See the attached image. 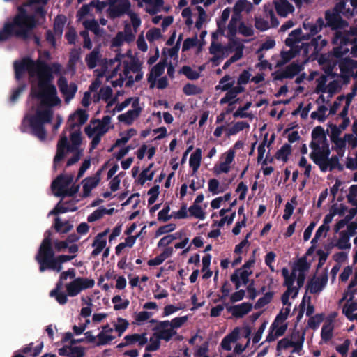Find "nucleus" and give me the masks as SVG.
<instances>
[{
	"label": "nucleus",
	"instance_id": "nucleus-1",
	"mask_svg": "<svg viewBox=\"0 0 357 357\" xmlns=\"http://www.w3.org/2000/svg\"><path fill=\"white\" fill-rule=\"evenodd\" d=\"M15 77L17 81L22 79L26 72L29 78L37 75L36 85L31 82V95L33 98L40 100L42 105H56L61 102L57 96L56 86L53 84V73H59L61 65L54 63L52 66L45 61L38 59L33 61L29 56H25L13 63Z\"/></svg>",
	"mask_w": 357,
	"mask_h": 357
},
{
	"label": "nucleus",
	"instance_id": "nucleus-2",
	"mask_svg": "<svg viewBox=\"0 0 357 357\" xmlns=\"http://www.w3.org/2000/svg\"><path fill=\"white\" fill-rule=\"evenodd\" d=\"M349 0H337L335 6L331 10L325 12L326 23L324 27H329L331 30L335 31L332 38V43L336 47L333 48L332 55L336 59H341L349 52V45H352L351 35L347 31H340L349 26V23L342 19L341 14L344 15L345 6Z\"/></svg>",
	"mask_w": 357,
	"mask_h": 357
},
{
	"label": "nucleus",
	"instance_id": "nucleus-3",
	"mask_svg": "<svg viewBox=\"0 0 357 357\" xmlns=\"http://www.w3.org/2000/svg\"><path fill=\"white\" fill-rule=\"evenodd\" d=\"M17 14L12 22H6L0 30V43L7 41L12 37L26 40L30 38L31 31L36 26L34 15H28L24 6L17 7Z\"/></svg>",
	"mask_w": 357,
	"mask_h": 357
},
{
	"label": "nucleus",
	"instance_id": "nucleus-4",
	"mask_svg": "<svg viewBox=\"0 0 357 357\" xmlns=\"http://www.w3.org/2000/svg\"><path fill=\"white\" fill-rule=\"evenodd\" d=\"M52 117L53 112L50 108L37 109L35 114L31 116L28 119L31 128L30 133L40 141L45 140L47 131L44 125L51 123Z\"/></svg>",
	"mask_w": 357,
	"mask_h": 357
},
{
	"label": "nucleus",
	"instance_id": "nucleus-5",
	"mask_svg": "<svg viewBox=\"0 0 357 357\" xmlns=\"http://www.w3.org/2000/svg\"><path fill=\"white\" fill-rule=\"evenodd\" d=\"M35 260L39 264V271L40 273L47 270L60 272L63 268L62 264L58 261L57 257L55 256L54 250L43 253H36Z\"/></svg>",
	"mask_w": 357,
	"mask_h": 357
},
{
	"label": "nucleus",
	"instance_id": "nucleus-6",
	"mask_svg": "<svg viewBox=\"0 0 357 357\" xmlns=\"http://www.w3.org/2000/svg\"><path fill=\"white\" fill-rule=\"evenodd\" d=\"M310 147L312 149L310 158L318 166H321L322 165L321 161L327 160L328 157L330 156L331 150L327 139L321 142V144L320 142L311 141Z\"/></svg>",
	"mask_w": 357,
	"mask_h": 357
},
{
	"label": "nucleus",
	"instance_id": "nucleus-7",
	"mask_svg": "<svg viewBox=\"0 0 357 357\" xmlns=\"http://www.w3.org/2000/svg\"><path fill=\"white\" fill-rule=\"evenodd\" d=\"M95 282L93 279L78 277L66 285L67 294L70 297L78 295L82 290L92 288Z\"/></svg>",
	"mask_w": 357,
	"mask_h": 357
},
{
	"label": "nucleus",
	"instance_id": "nucleus-8",
	"mask_svg": "<svg viewBox=\"0 0 357 357\" xmlns=\"http://www.w3.org/2000/svg\"><path fill=\"white\" fill-rule=\"evenodd\" d=\"M131 3L130 0H116L109 6L107 14L110 19L121 17L124 15H130Z\"/></svg>",
	"mask_w": 357,
	"mask_h": 357
},
{
	"label": "nucleus",
	"instance_id": "nucleus-9",
	"mask_svg": "<svg viewBox=\"0 0 357 357\" xmlns=\"http://www.w3.org/2000/svg\"><path fill=\"white\" fill-rule=\"evenodd\" d=\"M57 85L60 92L63 94L65 102H68L74 97L77 91V86L74 82L68 84V80L64 76H61L57 80Z\"/></svg>",
	"mask_w": 357,
	"mask_h": 357
},
{
	"label": "nucleus",
	"instance_id": "nucleus-10",
	"mask_svg": "<svg viewBox=\"0 0 357 357\" xmlns=\"http://www.w3.org/2000/svg\"><path fill=\"white\" fill-rule=\"evenodd\" d=\"M235 81L232 80L230 82L227 83L226 84H224L222 86L217 85L215 86L216 90H221L222 91H227L225 96L222 98L220 100V105H224L226 103H228L229 106L234 105L235 103H236L239 99H235L236 98V95L234 93V92L231 90V87L234 85Z\"/></svg>",
	"mask_w": 357,
	"mask_h": 357
},
{
	"label": "nucleus",
	"instance_id": "nucleus-11",
	"mask_svg": "<svg viewBox=\"0 0 357 357\" xmlns=\"http://www.w3.org/2000/svg\"><path fill=\"white\" fill-rule=\"evenodd\" d=\"M89 115L87 112L82 109H78L75 112L70 114L68 119L70 130H74L77 127L84 125L88 120Z\"/></svg>",
	"mask_w": 357,
	"mask_h": 357
},
{
	"label": "nucleus",
	"instance_id": "nucleus-12",
	"mask_svg": "<svg viewBox=\"0 0 357 357\" xmlns=\"http://www.w3.org/2000/svg\"><path fill=\"white\" fill-rule=\"evenodd\" d=\"M73 176H67L64 174L59 175L52 183L51 188L52 190H57L55 193L56 197L62 195V191L65 190L73 182Z\"/></svg>",
	"mask_w": 357,
	"mask_h": 357
},
{
	"label": "nucleus",
	"instance_id": "nucleus-13",
	"mask_svg": "<svg viewBox=\"0 0 357 357\" xmlns=\"http://www.w3.org/2000/svg\"><path fill=\"white\" fill-rule=\"evenodd\" d=\"M325 23L322 17H319L314 24L304 21L303 27L305 31H309L310 33L302 36L303 40H308L310 36H314L320 32L324 27Z\"/></svg>",
	"mask_w": 357,
	"mask_h": 357
},
{
	"label": "nucleus",
	"instance_id": "nucleus-14",
	"mask_svg": "<svg viewBox=\"0 0 357 357\" xmlns=\"http://www.w3.org/2000/svg\"><path fill=\"white\" fill-rule=\"evenodd\" d=\"M328 282V274L326 272L323 273L320 277L317 278L314 280L312 279L309 280L307 284V290L311 294H317L322 291Z\"/></svg>",
	"mask_w": 357,
	"mask_h": 357
},
{
	"label": "nucleus",
	"instance_id": "nucleus-15",
	"mask_svg": "<svg viewBox=\"0 0 357 357\" xmlns=\"http://www.w3.org/2000/svg\"><path fill=\"white\" fill-rule=\"evenodd\" d=\"M225 307L227 311L231 312L234 317L241 318L251 311L252 305L250 303L244 302L233 306H228L227 304H225Z\"/></svg>",
	"mask_w": 357,
	"mask_h": 357
},
{
	"label": "nucleus",
	"instance_id": "nucleus-16",
	"mask_svg": "<svg viewBox=\"0 0 357 357\" xmlns=\"http://www.w3.org/2000/svg\"><path fill=\"white\" fill-rule=\"evenodd\" d=\"M322 165L319 166L322 172H326L328 170L333 171L337 169L340 172L343 170V166L339 162V157L337 155H332L331 158L328 157L327 160L321 161Z\"/></svg>",
	"mask_w": 357,
	"mask_h": 357
},
{
	"label": "nucleus",
	"instance_id": "nucleus-17",
	"mask_svg": "<svg viewBox=\"0 0 357 357\" xmlns=\"http://www.w3.org/2000/svg\"><path fill=\"white\" fill-rule=\"evenodd\" d=\"M275 8L277 13L281 17H287L289 13L294 11V8L287 0L275 1Z\"/></svg>",
	"mask_w": 357,
	"mask_h": 357
},
{
	"label": "nucleus",
	"instance_id": "nucleus-18",
	"mask_svg": "<svg viewBox=\"0 0 357 357\" xmlns=\"http://www.w3.org/2000/svg\"><path fill=\"white\" fill-rule=\"evenodd\" d=\"M239 338V329L235 328L232 332L227 335L221 342V347L225 351H230L231 349V344L236 342Z\"/></svg>",
	"mask_w": 357,
	"mask_h": 357
},
{
	"label": "nucleus",
	"instance_id": "nucleus-19",
	"mask_svg": "<svg viewBox=\"0 0 357 357\" xmlns=\"http://www.w3.org/2000/svg\"><path fill=\"white\" fill-rule=\"evenodd\" d=\"M63 285V283L61 282H57L55 288L50 292V296L54 297L60 305H65L68 302L67 296L68 295L61 291Z\"/></svg>",
	"mask_w": 357,
	"mask_h": 357
},
{
	"label": "nucleus",
	"instance_id": "nucleus-20",
	"mask_svg": "<svg viewBox=\"0 0 357 357\" xmlns=\"http://www.w3.org/2000/svg\"><path fill=\"white\" fill-rule=\"evenodd\" d=\"M140 115V109H130L124 114L118 116V120L125 124L130 126L132 125L135 119Z\"/></svg>",
	"mask_w": 357,
	"mask_h": 357
},
{
	"label": "nucleus",
	"instance_id": "nucleus-21",
	"mask_svg": "<svg viewBox=\"0 0 357 357\" xmlns=\"http://www.w3.org/2000/svg\"><path fill=\"white\" fill-rule=\"evenodd\" d=\"M202 160V150L199 148L195 149V151L191 154L189 160L190 167L192 168V173L194 175L200 167Z\"/></svg>",
	"mask_w": 357,
	"mask_h": 357
},
{
	"label": "nucleus",
	"instance_id": "nucleus-22",
	"mask_svg": "<svg viewBox=\"0 0 357 357\" xmlns=\"http://www.w3.org/2000/svg\"><path fill=\"white\" fill-rule=\"evenodd\" d=\"M52 250H54V248L52 246V231L47 230L44 234V238L38 248L37 253H43Z\"/></svg>",
	"mask_w": 357,
	"mask_h": 357
},
{
	"label": "nucleus",
	"instance_id": "nucleus-23",
	"mask_svg": "<svg viewBox=\"0 0 357 357\" xmlns=\"http://www.w3.org/2000/svg\"><path fill=\"white\" fill-rule=\"evenodd\" d=\"M83 182V197H87L90 195L92 189L98 185L99 178L96 177H87Z\"/></svg>",
	"mask_w": 357,
	"mask_h": 357
},
{
	"label": "nucleus",
	"instance_id": "nucleus-24",
	"mask_svg": "<svg viewBox=\"0 0 357 357\" xmlns=\"http://www.w3.org/2000/svg\"><path fill=\"white\" fill-rule=\"evenodd\" d=\"M66 20V17L64 15H58L54 18L53 31L56 36L61 37Z\"/></svg>",
	"mask_w": 357,
	"mask_h": 357
},
{
	"label": "nucleus",
	"instance_id": "nucleus-25",
	"mask_svg": "<svg viewBox=\"0 0 357 357\" xmlns=\"http://www.w3.org/2000/svg\"><path fill=\"white\" fill-rule=\"evenodd\" d=\"M54 228L59 234H67L73 228V225L69 221L62 222L57 217L54 219Z\"/></svg>",
	"mask_w": 357,
	"mask_h": 357
},
{
	"label": "nucleus",
	"instance_id": "nucleus-26",
	"mask_svg": "<svg viewBox=\"0 0 357 357\" xmlns=\"http://www.w3.org/2000/svg\"><path fill=\"white\" fill-rule=\"evenodd\" d=\"M291 153V146L290 144L286 143L280 149L277 151L275 154V159L282 160L287 162L289 159V155Z\"/></svg>",
	"mask_w": 357,
	"mask_h": 357
},
{
	"label": "nucleus",
	"instance_id": "nucleus-27",
	"mask_svg": "<svg viewBox=\"0 0 357 357\" xmlns=\"http://www.w3.org/2000/svg\"><path fill=\"white\" fill-rule=\"evenodd\" d=\"M33 347V343L31 342L26 345H25L24 347H22L20 351L22 354H29L32 350L33 353H31L30 355L32 357H36L38 356L42 351V349L43 348V342H41L38 345Z\"/></svg>",
	"mask_w": 357,
	"mask_h": 357
},
{
	"label": "nucleus",
	"instance_id": "nucleus-28",
	"mask_svg": "<svg viewBox=\"0 0 357 357\" xmlns=\"http://www.w3.org/2000/svg\"><path fill=\"white\" fill-rule=\"evenodd\" d=\"M71 145L68 148V151L73 152L78 151V149L82 143V132L79 130L75 131L70 134V136Z\"/></svg>",
	"mask_w": 357,
	"mask_h": 357
},
{
	"label": "nucleus",
	"instance_id": "nucleus-29",
	"mask_svg": "<svg viewBox=\"0 0 357 357\" xmlns=\"http://www.w3.org/2000/svg\"><path fill=\"white\" fill-rule=\"evenodd\" d=\"M249 127L250 125L247 121H238L226 130L227 135L229 137L231 135H236L239 132L243 130L245 128H248Z\"/></svg>",
	"mask_w": 357,
	"mask_h": 357
},
{
	"label": "nucleus",
	"instance_id": "nucleus-30",
	"mask_svg": "<svg viewBox=\"0 0 357 357\" xmlns=\"http://www.w3.org/2000/svg\"><path fill=\"white\" fill-rule=\"evenodd\" d=\"M311 137L315 142H322L326 141V133L324 128L321 126H316L312 131Z\"/></svg>",
	"mask_w": 357,
	"mask_h": 357
},
{
	"label": "nucleus",
	"instance_id": "nucleus-31",
	"mask_svg": "<svg viewBox=\"0 0 357 357\" xmlns=\"http://www.w3.org/2000/svg\"><path fill=\"white\" fill-rule=\"evenodd\" d=\"M349 237L350 236L346 231H340V238L335 246H337L340 250L349 248L351 247V243H349Z\"/></svg>",
	"mask_w": 357,
	"mask_h": 357
},
{
	"label": "nucleus",
	"instance_id": "nucleus-32",
	"mask_svg": "<svg viewBox=\"0 0 357 357\" xmlns=\"http://www.w3.org/2000/svg\"><path fill=\"white\" fill-rule=\"evenodd\" d=\"M333 324L329 323H325L321 328V337L322 341L324 342H328L329 340H331L333 337Z\"/></svg>",
	"mask_w": 357,
	"mask_h": 357
},
{
	"label": "nucleus",
	"instance_id": "nucleus-33",
	"mask_svg": "<svg viewBox=\"0 0 357 357\" xmlns=\"http://www.w3.org/2000/svg\"><path fill=\"white\" fill-rule=\"evenodd\" d=\"M296 278V275L295 269L293 270L290 276L284 278V285L287 287V290L293 291L294 292V295L292 296V298H294L298 293V289L293 287V284H294V282Z\"/></svg>",
	"mask_w": 357,
	"mask_h": 357
},
{
	"label": "nucleus",
	"instance_id": "nucleus-34",
	"mask_svg": "<svg viewBox=\"0 0 357 357\" xmlns=\"http://www.w3.org/2000/svg\"><path fill=\"white\" fill-rule=\"evenodd\" d=\"M295 266L296 267L294 268L295 271L297 270L299 273L305 274L310 270L311 263L307 261L306 255H304L298 259Z\"/></svg>",
	"mask_w": 357,
	"mask_h": 357
},
{
	"label": "nucleus",
	"instance_id": "nucleus-35",
	"mask_svg": "<svg viewBox=\"0 0 357 357\" xmlns=\"http://www.w3.org/2000/svg\"><path fill=\"white\" fill-rule=\"evenodd\" d=\"M252 5L247 1V0H238L234 6V14L233 15H240V13L243 10L249 11Z\"/></svg>",
	"mask_w": 357,
	"mask_h": 357
},
{
	"label": "nucleus",
	"instance_id": "nucleus-36",
	"mask_svg": "<svg viewBox=\"0 0 357 357\" xmlns=\"http://www.w3.org/2000/svg\"><path fill=\"white\" fill-rule=\"evenodd\" d=\"M274 296V292L268 291L266 292L264 296L259 298L255 303L254 307L255 309H260L268 305L272 301Z\"/></svg>",
	"mask_w": 357,
	"mask_h": 357
},
{
	"label": "nucleus",
	"instance_id": "nucleus-37",
	"mask_svg": "<svg viewBox=\"0 0 357 357\" xmlns=\"http://www.w3.org/2000/svg\"><path fill=\"white\" fill-rule=\"evenodd\" d=\"M109 229H107L103 232L98 234V235L95 237V239L92 243V246L103 250L107 244V241L105 237Z\"/></svg>",
	"mask_w": 357,
	"mask_h": 357
},
{
	"label": "nucleus",
	"instance_id": "nucleus-38",
	"mask_svg": "<svg viewBox=\"0 0 357 357\" xmlns=\"http://www.w3.org/2000/svg\"><path fill=\"white\" fill-rule=\"evenodd\" d=\"M302 70V66L296 63H291L287 66L284 70L288 79L293 78L295 75L300 73Z\"/></svg>",
	"mask_w": 357,
	"mask_h": 357
},
{
	"label": "nucleus",
	"instance_id": "nucleus-39",
	"mask_svg": "<svg viewBox=\"0 0 357 357\" xmlns=\"http://www.w3.org/2000/svg\"><path fill=\"white\" fill-rule=\"evenodd\" d=\"M336 61L326 60V65L323 66V70L326 75L332 78L338 77L340 75L333 72L334 68L337 65Z\"/></svg>",
	"mask_w": 357,
	"mask_h": 357
},
{
	"label": "nucleus",
	"instance_id": "nucleus-40",
	"mask_svg": "<svg viewBox=\"0 0 357 357\" xmlns=\"http://www.w3.org/2000/svg\"><path fill=\"white\" fill-rule=\"evenodd\" d=\"M99 59V52L93 50L89 54L85 59L87 66L89 69H93L96 66Z\"/></svg>",
	"mask_w": 357,
	"mask_h": 357
},
{
	"label": "nucleus",
	"instance_id": "nucleus-41",
	"mask_svg": "<svg viewBox=\"0 0 357 357\" xmlns=\"http://www.w3.org/2000/svg\"><path fill=\"white\" fill-rule=\"evenodd\" d=\"M324 317L325 315L324 313L317 314L314 317H310L307 321L308 327L313 330H316L324 321Z\"/></svg>",
	"mask_w": 357,
	"mask_h": 357
},
{
	"label": "nucleus",
	"instance_id": "nucleus-42",
	"mask_svg": "<svg viewBox=\"0 0 357 357\" xmlns=\"http://www.w3.org/2000/svg\"><path fill=\"white\" fill-rule=\"evenodd\" d=\"M167 66V58L165 57L161 60L159 63L155 65L151 70V73H153L155 77H160L165 71V67Z\"/></svg>",
	"mask_w": 357,
	"mask_h": 357
},
{
	"label": "nucleus",
	"instance_id": "nucleus-43",
	"mask_svg": "<svg viewBox=\"0 0 357 357\" xmlns=\"http://www.w3.org/2000/svg\"><path fill=\"white\" fill-rule=\"evenodd\" d=\"M241 15H232L230 22L228 24V33L229 36L234 37L237 33V24L240 20Z\"/></svg>",
	"mask_w": 357,
	"mask_h": 357
},
{
	"label": "nucleus",
	"instance_id": "nucleus-44",
	"mask_svg": "<svg viewBox=\"0 0 357 357\" xmlns=\"http://www.w3.org/2000/svg\"><path fill=\"white\" fill-rule=\"evenodd\" d=\"M327 109V107L324 105L319 106L317 111L311 113V119H317L319 122H324L326 119L325 113Z\"/></svg>",
	"mask_w": 357,
	"mask_h": 357
},
{
	"label": "nucleus",
	"instance_id": "nucleus-45",
	"mask_svg": "<svg viewBox=\"0 0 357 357\" xmlns=\"http://www.w3.org/2000/svg\"><path fill=\"white\" fill-rule=\"evenodd\" d=\"M122 301L121 296L116 295L112 298V302L114 304V310H121L126 309L129 304L130 301L128 299H125L122 303L120 302Z\"/></svg>",
	"mask_w": 357,
	"mask_h": 357
},
{
	"label": "nucleus",
	"instance_id": "nucleus-46",
	"mask_svg": "<svg viewBox=\"0 0 357 357\" xmlns=\"http://www.w3.org/2000/svg\"><path fill=\"white\" fill-rule=\"evenodd\" d=\"M190 215L199 220H204L205 218V213L204 212L202 207L198 204H192L188 208Z\"/></svg>",
	"mask_w": 357,
	"mask_h": 357
},
{
	"label": "nucleus",
	"instance_id": "nucleus-47",
	"mask_svg": "<svg viewBox=\"0 0 357 357\" xmlns=\"http://www.w3.org/2000/svg\"><path fill=\"white\" fill-rule=\"evenodd\" d=\"M180 73H183L187 77L188 79L190 80L197 79L200 76L199 73L192 70V68L188 66H183L180 70Z\"/></svg>",
	"mask_w": 357,
	"mask_h": 357
},
{
	"label": "nucleus",
	"instance_id": "nucleus-48",
	"mask_svg": "<svg viewBox=\"0 0 357 357\" xmlns=\"http://www.w3.org/2000/svg\"><path fill=\"white\" fill-rule=\"evenodd\" d=\"M176 334V331L173 328H167V330H162L160 333H155L154 336L158 337L160 340H163L166 342H169L172 337Z\"/></svg>",
	"mask_w": 357,
	"mask_h": 357
},
{
	"label": "nucleus",
	"instance_id": "nucleus-49",
	"mask_svg": "<svg viewBox=\"0 0 357 357\" xmlns=\"http://www.w3.org/2000/svg\"><path fill=\"white\" fill-rule=\"evenodd\" d=\"M183 92L186 96H193L200 94L202 90L193 84L188 83L183 86Z\"/></svg>",
	"mask_w": 357,
	"mask_h": 357
},
{
	"label": "nucleus",
	"instance_id": "nucleus-50",
	"mask_svg": "<svg viewBox=\"0 0 357 357\" xmlns=\"http://www.w3.org/2000/svg\"><path fill=\"white\" fill-rule=\"evenodd\" d=\"M117 324L114 325L115 330L119 333V336H121L128 328L129 323L126 319L121 317L117 319Z\"/></svg>",
	"mask_w": 357,
	"mask_h": 357
},
{
	"label": "nucleus",
	"instance_id": "nucleus-51",
	"mask_svg": "<svg viewBox=\"0 0 357 357\" xmlns=\"http://www.w3.org/2000/svg\"><path fill=\"white\" fill-rule=\"evenodd\" d=\"M228 46L231 51L236 52L238 51V48H241L242 52H243L244 45L240 42L238 38H235V36H229Z\"/></svg>",
	"mask_w": 357,
	"mask_h": 357
},
{
	"label": "nucleus",
	"instance_id": "nucleus-52",
	"mask_svg": "<svg viewBox=\"0 0 357 357\" xmlns=\"http://www.w3.org/2000/svg\"><path fill=\"white\" fill-rule=\"evenodd\" d=\"M255 26L260 31H265L270 27L268 22L260 17H255Z\"/></svg>",
	"mask_w": 357,
	"mask_h": 357
},
{
	"label": "nucleus",
	"instance_id": "nucleus-53",
	"mask_svg": "<svg viewBox=\"0 0 357 357\" xmlns=\"http://www.w3.org/2000/svg\"><path fill=\"white\" fill-rule=\"evenodd\" d=\"M97 337L98 340L96 343V346L105 345L114 339V336L105 334L104 331L99 333Z\"/></svg>",
	"mask_w": 357,
	"mask_h": 357
},
{
	"label": "nucleus",
	"instance_id": "nucleus-54",
	"mask_svg": "<svg viewBox=\"0 0 357 357\" xmlns=\"http://www.w3.org/2000/svg\"><path fill=\"white\" fill-rule=\"evenodd\" d=\"M251 106V102H246L244 106L239 107L234 114L233 116L234 118H247L250 116V114L245 112V111L248 110Z\"/></svg>",
	"mask_w": 357,
	"mask_h": 357
},
{
	"label": "nucleus",
	"instance_id": "nucleus-55",
	"mask_svg": "<svg viewBox=\"0 0 357 357\" xmlns=\"http://www.w3.org/2000/svg\"><path fill=\"white\" fill-rule=\"evenodd\" d=\"M352 8H347L344 10V16L347 18H350L357 14V0H349Z\"/></svg>",
	"mask_w": 357,
	"mask_h": 357
},
{
	"label": "nucleus",
	"instance_id": "nucleus-56",
	"mask_svg": "<svg viewBox=\"0 0 357 357\" xmlns=\"http://www.w3.org/2000/svg\"><path fill=\"white\" fill-rule=\"evenodd\" d=\"M198 39L197 35L192 38H186L182 45V51L186 52L190 48L195 47L197 45Z\"/></svg>",
	"mask_w": 357,
	"mask_h": 357
},
{
	"label": "nucleus",
	"instance_id": "nucleus-57",
	"mask_svg": "<svg viewBox=\"0 0 357 357\" xmlns=\"http://www.w3.org/2000/svg\"><path fill=\"white\" fill-rule=\"evenodd\" d=\"M176 225L173 223L167 224L160 227L155 232V237H158L164 234L169 233L174 231Z\"/></svg>",
	"mask_w": 357,
	"mask_h": 357
},
{
	"label": "nucleus",
	"instance_id": "nucleus-58",
	"mask_svg": "<svg viewBox=\"0 0 357 357\" xmlns=\"http://www.w3.org/2000/svg\"><path fill=\"white\" fill-rule=\"evenodd\" d=\"M197 9L199 12V16L195 22V27L199 30L202 29L203 23L205 21L206 12L204 9L200 6H197Z\"/></svg>",
	"mask_w": 357,
	"mask_h": 357
},
{
	"label": "nucleus",
	"instance_id": "nucleus-59",
	"mask_svg": "<svg viewBox=\"0 0 357 357\" xmlns=\"http://www.w3.org/2000/svg\"><path fill=\"white\" fill-rule=\"evenodd\" d=\"M160 340L158 337H155V338L153 337H150V344L146 347L145 350L149 352L157 351L160 346Z\"/></svg>",
	"mask_w": 357,
	"mask_h": 357
},
{
	"label": "nucleus",
	"instance_id": "nucleus-60",
	"mask_svg": "<svg viewBox=\"0 0 357 357\" xmlns=\"http://www.w3.org/2000/svg\"><path fill=\"white\" fill-rule=\"evenodd\" d=\"M328 126L331 129V133L329 135L331 141H334V139L340 138V135L342 131L339 129L337 126L331 123H328Z\"/></svg>",
	"mask_w": 357,
	"mask_h": 357
},
{
	"label": "nucleus",
	"instance_id": "nucleus-61",
	"mask_svg": "<svg viewBox=\"0 0 357 357\" xmlns=\"http://www.w3.org/2000/svg\"><path fill=\"white\" fill-rule=\"evenodd\" d=\"M146 36L149 42H153L161 37L160 30L158 28L151 29L147 31Z\"/></svg>",
	"mask_w": 357,
	"mask_h": 357
},
{
	"label": "nucleus",
	"instance_id": "nucleus-62",
	"mask_svg": "<svg viewBox=\"0 0 357 357\" xmlns=\"http://www.w3.org/2000/svg\"><path fill=\"white\" fill-rule=\"evenodd\" d=\"M83 24L86 29L90 30L96 34L99 31V24L95 20H86L84 22Z\"/></svg>",
	"mask_w": 357,
	"mask_h": 357
},
{
	"label": "nucleus",
	"instance_id": "nucleus-63",
	"mask_svg": "<svg viewBox=\"0 0 357 357\" xmlns=\"http://www.w3.org/2000/svg\"><path fill=\"white\" fill-rule=\"evenodd\" d=\"M351 342L349 339L344 340L343 344L336 347V351L343 357H347Z\"/></svg>",
	"mask_w": 357,
	"mask_h": 357
},
{
	"label": "nucleus",
	"instance_id": "nucleus-64",
	"mask_svg": "<svg viewBox=\"0 0 357 357\" xmlns=\"http://www.w3.org/2000/svg\"><path fill=\"white\" fill-rule=\"evenodd\" d=\"M84 353L85 349L84 347L70 345V351L69 353L70 357H84Z\"/></svg>",
	"mask_w": 357,
	"mask_h": 357
}]
</instances>
